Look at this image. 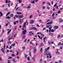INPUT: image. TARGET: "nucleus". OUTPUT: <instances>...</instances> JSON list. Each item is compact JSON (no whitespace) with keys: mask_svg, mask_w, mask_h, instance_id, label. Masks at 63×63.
I'll return each instance as SVG.
<instances>
[{"mask_svg":"<svg viewBox=\"0 0 63 63\" xmlns=\"http://www.w3.org/2000/svg\"><path fill=\"white\" fill-rule=\"evenodd\" d=\"M37 36L40 39H41V40H42V39H43L42 38V37H40V36L39 35H37Z\"/></svg>","mask_w":63,"mask_h":63,"instance_id":"1a4fd4ad","label":"nucleus"},{"mask_svg":"<svg viewBox=\"0 0 63 63\" xmlns=\"http://www.w3.org/2000/svg\"><path fill=\"white\" fill-rule=\"evenodd\" d=\"M57 3H56L55 4V5L54 6V7H56V6H57Z\"/></svg>","mask_w":63,"mask_h":63,"instance_id":"a18cd8bd","label":"nucleus"},{"mask_svg":"<svg viewBox=\"0 0 63 63\" xmlns=\"http://www.w3.org/2000/svg\"><path fill=\"white\" fill-rule=\"evenodd\" d=\"M58 28V26H55L54 27V29H57Z\"/></svg>","mask_w":63,"mask_h":63,"instance_id":"2eb2a0df","label":"nucleus"},{"mask_svg":"<svg viewBox=\"0 0 63 63\" xmlns=\"http://www.w3.org/2000/svg\"><path fill=\"white\" fill-rule=\"evenodd\" d=\"M26 23L27 25H28V22L26 21V22H25L24 23V27H26Z\"/></svg>","mask_w":63,"mask_h":63,"instance_id":"f03ea898","label":"nucleus"},{"mask_svg":"<svg viewBox=\"0 0 63 63\" xmlns=\"http://www.w3.org/2000/svg\"><path fill=\"white\" fill-rule=\"evenodd\" d=\"M22 20V19H20V20L19 21L20 23L21 22V21Z\"/></svg>","mask_w":63,"mask_h":63,"instance_id":"052dcab7","label":"nucleus"},{"mask_svg":"<svg viewBox=\"0 0 63 63\" xmlns=\"http://www.w3.org/2000/svg\"><path fill=\"white\" fill-rule=\"evenodd\" d=\"M6 18L7 19H9V18H11V17H9V16H7L6 17Z\"/></svg>","mask_w":63,"mask_h":63,"instance_id":"aec40b11","label":"nucleus"},{"mask_svg":"<svg viewBox=\"0 0 63 63\" xmlns=\"http://www.w3.org/2000/svg\"><path fill=\"white\" fill-rule=\"evenodd\" d=\"M29 34L30 35H34V34L32 32H29Z\"/></svg>","mask_w":63,"mask_h":63,"instance_id":"423d86ee","label":"nucleus"},{"mask_svg":"<svg viewBox=\"0 0 63 63\" xmlns=\"http://www.w3.org/2000/svg\"><path fill=\"white\" fill-rule=\"evenodd\" d=\"M32 17H33V15H30V17H29V18H32Z\"/></svg>","mask_w":63,"mask_h":63,"instance_id":"7c9ffc66","label":"nucleus"},{"mask_svg":"<svg viewBox=\"0 0 63 63\" xmlns=\"http://www.w3.org/2000/svg\"><path fill=\"white\" fill-rule=\"evenodd\" d=\"M13 61L14 63H16V60H15L14 59H13Z\"/></svg>","mask_w":63,"mask_h":63,"instance_id":"a211bd4d","label":"nucleus"},{"mask_svg":"<svg viewBox=\"0 0 63 63\" xmlns=\"http://www.w3.org/2000/svg\"><path fill=\"white\" fill-rule=\"evenodd\" d=\"M1 50H2V52H3L4 53L5 50H4V49H3V48H2Z\"/></svg>","mask_w":63,"mask_h":63,"instance_id":"9b49d317","label":"nucleus"},{"mask_svg":"<svg viewBox=\"0 0 63 63\" xmlns=\"http://www.w3.org/2000/svg\"><path fill=\"white\" fill-rule=\"evenodd\" d=\"M47 4H48V5H49V6H50L51 5L50 3L49 2H48L47 3Z\"/></svg>","mask_w":63,"mask_h":63,"instance_id":"473e14b6","label":"nucleus"},{"mask_svg":"<svg viewBox=\"0 0 63 63\" xmlns=\"http://www.w3.org/2000/svg\"><path fill=\"white\" fill-rule=\"evenodd\" d=\"M36 49H34V51H33L34 53H35L36 52Z\"/></svg>","mask_w":63,"mask_h":63,"instance_id":"79ce46f5","label":"nucleus"},{"mask_svg":"<svg viewBox=\"0 0 63 63\" xmlns=\"http://www.w3.org/2000/svg\"><path fill=\"white\" fill-rule=\"evenodd\" d=\"M0 16H3V14H2V13L0 11Z\"/></svg>","mask_w":63,"mask_h":63,"instance_id":"412c9836","label":"nucleus"},{"mask_svg":"<svg viewBox=\"0 0 63 63\" xmlns=\"http://www.w3.org/2000/svg\"><path fill=\"white\" fill-rule=\"evenodd\" d=\"M29 55L30 56H31V52L30 51L29 52Z\"/></svg>","mask_w":63,"mask_h":63,"instance_id":"ea45409f","label":"nucleus"},{"mask_svg":"<svg viewBox=\"0 0 63 63\" xmlns=\"http://www.w3.org/2000/svg\"><path fill=\"white\" fill-rule=\"evenodd\" d=\"M25 55V58H27V56H28L27 54H24Z\"/></svg>","mask_w":63,"mask_h":63,"instance_id":"cd10ccee","label":"nucleus"},{"mask_svg":"<svg viewBox=\"0 0 63 63\" xmlns=\"http://www.w3.org/2000/svg\"><path fill=\"white\" fill-rule=\"evenodd\" d=\"M40 50L41 53H42V50H43V48H41V49H40Z\"/></svg>","mask_w":63,"mask_h":63,"instance_id":"58836bf2","label":"nucleus"},{"mask_svg":"<svg viewBox=\"0 0 63 63\" xmlns=\"http://www.w3.org/2000/svg\"><path fill=\"white\" fill-rule=\"evenodd\" d=\"M31 3H32V4L35 3V1L34 0L33 1H32L31 2Z\"/></svg>","mask_w":63,"mask_h":63,"instance_id":"4be33fe9","label":"nucleus"},{"mask_svg":"<svg viewBox=\"0 0 63 63\" xmlns=\"http://www.w3.org/2000/svg\"><path fill=\"white\" fill-rule=\"evenodd\" d=\"M47 38V36H45V38H43V41L44 42H45V43L46 42V40H46V38Z\"/></svg>","mask_w":63,"mask_h":63,"instance_id":"0eeeda50","label":"nucleus"},{"mask_svg":"<svg viewBox=\"0 0 63 63\" xmlns=\"http://www.w3.org/2000/svg\"><path fill=\"white\" fill-rule=\"evenodd\" d=\"M16 34H15L14 35V37H16Z\"/></svg>","mask_w":63,"mask_h":63,"instance_id":"bf43d9fd","label":"nucleus"},{"mask_svg":"<svg viewBox=\"0 0 63 63\" xmlns=\"http://www.w3.org/2000/svg\"><path fill=\"white\" fill-rule=\"evenodd\" d=\"M32 29H33V30H35V31H37V30H38L35 27H32Z\"/></svg>","mask_w":63,"mask_h":63,"instance_id":"20e7f679","label":"nucleus"},{"mask_svg":"<svg viewBox=\"0 0 63 63\" xmlns=\"http://www.w3.org/2000/svg\"><path fill=\"white\" fill-rule=\"evenodd\" d=\"M15 43H14L13 44H12L11 45V46H13V47H14V46H15Z\"/></svg>","mask_w":63,"mask_h":63,"instance_id":"393cba45","label":"nucleus"},{"mask_svg":"<svg viewBox=\"0 0 63 63\" xmlns=\"http://www.w3.org/2000/svg\"><path fill=\"white\" fill-rule=\"evenodd\" d=\"M16 58V59H19V57L18 56H17Z\"/></svg>","mask_w":63,"mask_h":63,"instance_id":"603ef678","label":"nucleus"},{"mask_svg":"<svg viewBox=\"0 0 63 63\" xmlns=\"http://www.w3.org/2000/svg\"><path fill=\"white\" fill-rule=\"evenodd\" d=\"M47 29H46V28L45 27L44 28L42 29L43 31H44V30H46Z\"/></svg>","mask_w":63,"mask_h":63,"instance_id":"e433bc0d","label":"nucleus"},{"mask_svg":"<svg viewBox=\"0 0 63 63\" xmlns=\"http://www.w3.org/2000/svg\"><path fill=\"white\" fill-rule=\"evenodd\" d=\"M50 55V53H48L47 54V55H46L47 56V55Z\"/></svg>","mask_w":63,"mask_h":63,"instance_id":"2f4dec72","label":"nucleus"},{"mask_svg":"<svg viewBox=\"0 0 63 63\" xmlns=\"http://www.w3.org/2000/svg\"><path fill=\"white\" fill-rule=\"evenodd\" d=\"M10 12H9L8 13H7L6 15V16H8V15H10Z\"/></svg>","mask_w":63,"mask_h":63,"instance_id":"f8f14e48","label":"nucleus"},{"mask_svg":"<svg viewBox=\"0 0 63 63\" xmlns=\"http://www.w3.org/2000/svg\"><path fill=\"white\" fill-rule=\"evenodd\" d=\"M16 14H18L21 15L22 13H20V12H17L16 13Z\"/></svg>","mask_w":63,"mask_h":63,"instance_id":"ddd939ff","label":"nucleus"},{"mask_svg":"<svg viewBox=\"0 0 63 63\" xmlns=\"http://www.w3.org/2000/svg\"><path fill=\"white\" fill-rule=\"evenodd\" d=\"M5 2L6 3H8V0H5Z\"/></svg>","mask_w":63,"mask_h":63,"instance_id":"e2e57ef3","label":"nucleus"},{"mask_svg":"<svg viewBox=\"0 0 63 63\" xmlns=\"http://www.w3.org/2000/svg\"><path fill=\"white\" fill-rule=\"evenodd\" d=\"M49 35L50 36H53V33H49Z\"/></svg>","mask_w":63,"mask_h":63,"instance_id":"b1692460","label":"nucleus"},{"mask_svg":"<svg viewBox=\"0 0 63 63\" xmlns=\"http://www.w3.org/2000/svg\"><path fill=\"white\" fill-rule=\"evenodd\" d=\"M54 16V13H53V14H52V17H53Z\"/></svg>","mask_w":63,"mask_h":63,"instance_id":"8fccbe9b","label":"nucleus"},{"mask_svg":"<svg viewBox=\"0 0 63 63\" xmlns=\"http://www.w3.org/2000/svg\"><path fill=\"white\" fill-rule=\"evenodd\" d=\"M44 45V44H43V43H41L40 44V46H41V47H43V46Z\"/></svg>","mask_w":63,"mask_h":63,"instance_id":"4468645a","label":"nucleus"},{"mask_svg":"<svg viewBox=\"0 0 63 63\" xmlns=\"http://www.w3.org/2000/svg\"><path fill=\"white\" fill-rule=\"evenodd\" d=\"M51 31L52 32H54V30L53 29H52Z\"/></svg>","mask_w":63,"mask_h":63,"instance_id":"37998d69","label":"nucleus"},{"mask_svg":"<svg viewBox=\"0 0 63 63\" xmlns=\"http://www.w3.org/2000/svg\"><path fill=\"white\" fill-rule=\"evenodd\" d=\"M14 16V15L13 14H11L10 15V17H12V16Z\"/></svg>","mask_w":63,"mask_h":63,"instance_id":"6ab92c4d","label":"nucleus"},{"mask_svg":"<svg viewBox=\"0 0 63 63\" xmlns=\"http://www.w3.org/2000/svg\"><path fill=\"white\" fill-rule=\"evenodd\" d=\"M51 26V25H47V28H48V27H50V26Z\"/></svg>","mask_w":63,"mask_h":63,"instance_id":"09e8293b","label":"nucleus"},{"mask_svg":"<svg viewBox=\"0 0 63 63\" xmlns=\"http://www.w3.org/2000/svg\"><path fill=\"white\" fill-rule=\"evenodd\" d=\"M27 32V31L26 30H24V35L26 34V33Z\"/></svg>","mask_w":63,"mask_h":63,"instance_id":"6e6552de","label":"nucleus"},{"mask_svg":"<svg viewBox=\"0 0 63 63\" xmlns=\"http://www.w3.org/2000/svg\"><path fill=\"white\" fill-rule=\"evenodd\" d=\"M42 8L43 10H45V8H46V7H45V6H44L42 7Z\"/></svg>","mask_w":63,"mask_h":63,"instance_id":"c756f323","label":"nucleus"},{"mask_svg":"<svg viewBox=\"0 0 63 63\" xmlns=\"http://www.w3.org/2000/svg\"><path fill=\"white\" fill-rule=\"evenodd\" d=\"M50 14H52L53 13V12H52V11H51L50 12Z\"/></svg>","mask_w":63,"mask_h":63,"instance_id":"774afa93","label":"nucleus"},{"mask_svg":"<svg viewBox=\"0 0 63 63\" xmlns=\"http://www.w3.org/2000/svg\"><path fill=\"white\" fill-rule=\"evenodd\" d=\"M27 59L28 61H29V60H30V57H28L27 58Z\"/></svg>","mask_w":63,"mask_h":63,"instance_id":"c9c22d12","label":"nucleus"},{"mask_svg":"<svg viewBox=\"0 0 63 63\" xmlns=\"http://www.w3.org/2000/svg\"><path fill=\"white\" fill-rule=\"evenodd\" d=\"M8 59H12V57H9V58H8Z\"/></svg>","mask_w":63,"mask_h":63,"instance_id":"f704fd0d","label":"nucleus"},{"mask_svg":"<svg viewBox=\"0 0 63 63\" xmlns=\"http://www.w3.org/2000/svg\"><path fill=\"white\" fill-rule=\"evenodd\" d=\"M27 39H25L24 41V42H26V41H27Z\"/></svg>","mask_w":63,"mask_h":63,"instance_id":"864d4df0","label":"nucleus"},{"mask_svg":"<svg viewBox=\"0 0 63 63\" xmlns=\"http://www.w3.org/2000/svg\"><path fill=\"white\" fill-rule=\"evenodd\" d=\"M63 21V20L62 19H61V20L60 21H59V22H60V23L61 22H62Z\"/></svg>","mask_w":63,"mask_h":63,"instance_id":"a878e982","label":"nucleus"},{"mask_svg":"<svg viewBox=\"0 0 63 63\" xmlns=\"http://www.w3.org/2000/svg\"><path fill=\"white\" fill-rule=\"evenodd\" d=\"M42 20H39V22H42Z\"/></svg>","mask_w":63,"mask_h":63,"instance_id":"338daca9","label":"nucleus"},{"mask_svg":"<svg viewBox=\"0 0 63 63\" xmlns=\"http://www.w3.org/2000/svg\"><path fill=\"white\" fill-rule=\"evenodd\" d=\"M50 21V19H48L47 20L46 22H48V21Z\"/></svg>","mask_w":63,"mask_h":63,"instance_id":"49530a36","label":"nucleus"},{"mask_svg":"<svg viewBox=\"0 0 63 63\" xmlns=\"http://www.w3.org/2000/svg\"><path fill=\"white\" fill-rule=\"evenodd\" d=\"M8 63H11V62H10V60H8Z\"/></svg>","mask_w":63,"mask_h":63,"instance_id":"13d9d810","label":"nucleus"},{"mask_svg":"<svg viewBox=\"0 0 63 63\" xmlns=\"http://www.w3.org/2000/svg\"><path fill=\"white\" fill-rule=\"evenodd\" d=\"M15 16L16 17V18H22L23 17V16L15 15Z\"/></svg>","mask_w":63,"mask_h":63,"instance_id":"f257e3e1","label":"nucleus"},{"mask_svg":"<svg viewBox=\"0 0 63 63\" xmlns=\"http://www.w3.org/2000/svg\"><path fill=\"white\" fill-rule=\"evenodd\" d=\"M11 30H10L9 31H8V34H9L10 33V32L11 31Z\"/></svg>","mask_w":63,"mask_h":63,"instance_id":"a19ab883","label":"nucleus"},{"mask_svg":"<svg viewBox=\"0 0 63 63\" xmlns=\"http://www.w3.org/2000/svg\"><path fill=\"white\" fill-rule=\"evenodd\" d=\"M57 3H56L55 4V5L54 6V7H56V6H57Z\"/></svg>","mask_w":63,"mask_h":63,"instance_id":"c03bdc74","label":"nucleus"},{"mask_svg":"<svg viewBox=\"0 0 63 63\" xmlns=\"http://www.w3.org/2000/svg\"><path fill=\"white\" fill-rule=\"evenodd\" d=\"M34 22V20H31L30 22V23L31 24H32Z\"/></svg>","mask_w":63,"mask_h":63,"instance_id":"39448f33","label":"nucleus"},{"mask_svg":"<svg viewBox=\"0 0 63 63\" xmlns=\"http://www.w3.org/2000/svg\"><path fill=\"white\" fill-rule=\"evenodd\" d=\"M51 22H48L46 24L47 25V24H52L53 23V21H51Z\"/></svg>","mask_w":63,"mask_h":63,"instance_id":"7ed1b4c3","label":"nucleus"},{"mask_svg":"<svg viewBox=\"0 0 63 63\" xmlns=\"http://www.w3.org/2000/svg\"><path fill=\"white\" fill-rule=\"evenodd\" d=\"M45 3H46V2L44 1L42 3L43 5H44Z\"/></svg>","mask_w":63,"mask_h":63,"instance_id":"3c124183","label":"nucleus"},{"mask_svg":"<svg viewBox=\"0 0 63 63\" xmlns=\"http://www.w3.org/2000/svg\"><path fill=\"white\" fill-rule=\"evenodd\" d=\"M11 56L12 57H15V56H16V55L14 54H12L11 55Z\"/></svg>","mask_w":63,"mask_h":63,"instance_id":"9d476101","label":"nucleus"},{"mask_svg":"<svg viewBox=\"0 0 63 63\" xmlns=\"http://www.w3.org/2000/svg\"><path fill=\"white\" fill-rule=\"evenodd\" d=\"M27 9H30V8H31V7L30 6H28L27 7Z\"/></svg>","mask_w":63,"mask_h":63,"instance_id":"c85d7f7f","label":"nucleus"},{"mask_svg":"<svg viewBox=\"0 0 63 63\" xmlns=\"http://www.w3.org/2000/svg\"><path fill=\"white\" fill-rule=\"evenodd\" d=\"M10 47L9 48V49H11V48H12V47H11V46H10Z\"/></svg>","mask_w":63,"mask_h":63,"instance_id":"5fc2aeb1","label":"nucleus"},{"mask_svg":"<svg viewBox=\"0 0 63 63\" xmlns=\"http://www.w3.org/2000/svg\"><path fill=\"white\" fill-rule=\"evenodd\" d=\"M58 46H61L62 45V44H61V43L60 42H59V44H58Z\"/></svg>","mask_w":63,"mask_h":63,"instance_id":"dca6fc26","label":"nucleus"},{"mask_svg":"<svg viewBox=\"0 0 63 63\" xmlns=\"http://www.w3.org/2000/svg\"><path fill=\"white\" fill-rule=\"evenodd\" d=\"M49 56H50L49 57V58H52V56H51L50 55H49Z\"/></svg>","mask_w":63,"mask_h":63,"instance_id":"680f3d73","label":"nucleus"},{"mask_svg":"<svg viewBox=\"0 0 63 63\" xmlns=\"http://www.w3.org/2000/svg\"><path fill=\"white\" fill-rule=\"evenodd\" d=\"M9 40H10L12 39V37H11L10 38H8Z\"/></svg>","mask_w":63,"mask_h":63,"instance_id":"de8ad7c7","label":"nucleus"},{"mask_svg":"<svg viewBox=\"0 0 63 63\" xmlns=\"http://www.w3.org/2000/svg\"><path fill=\"white\" fill-rule=\"evenodd\" d=\"M5 44H4V47H3L4 49H5Z\"/></svg>","mask_w":63,"mask_h":63,"instance_id":"6e6d98bb","label":"nucleus"},{"mask_svg":"<svg viewBox=\"0 0 63 63\" xmlns=\"http://www.w3.org/2000/svg\"><path fill=\"white\" fill-rule=\"evenodd\" d=\"M51 29H52V27H51L49 28V30L51 31Z\"/></svg>","mask_w":63,"mask_h":63,"instance_id":"4c0bfd02","label":"nucleus"},{"mask_svg":"<svg viewBox=\"0 0 63 63\" xmlns=\"http://www.w3.org/2000/svg\"><path fill=\"white\" fill-rule=\"evenodd\" d=\"M56 53L57 54H59V53H60V52L57 51L56 52Z\"/></svg>","mask_w":63,"mask_h":63,"instance_id":"bb28decb","label":"nucleus"},{"mask_svg":"<svg viewBox=\"0 0 63 63\" xmlns=\"http://www.w3.org/2000/svg\"><path fill=\"white\" fill-rule=\"evenodd\" d=\"M48 49L47 48H46L45 49V52H47V51Z\"/></svg>","mask_w":63,"mask_h":63,"instance_id":"72a5a7b5","label":"nucleus"},{"mask_svg":"<svg viewBox=\"0 0 63 63\" xmlns=\"http://www.w3.org/2000/svg\"><path fill=\"white\" fill-rule=\"evenodd\" d=\"M32 59L33 60L34 62H35V57H34L32 58Z\"/></svg>","mask_w":63,"mask_h":63,"instance_id":"f3484780","label":"nucleus"},{"mask_svg":"<svg viewBox=\"0 0 63 63\" xmlns=\"http://www.w3.org/2000/svg\"><path fill=\"white\" fill-rule=\"evenodd\" d=\"M18 1L19 3H21L22 2V1L21 0H18Z\"/></svg>","mask_w":63,"mask_h":63,"instance_id":"5701e85b","label":"nucleus"},{"mask_svg":"<svg viewBox=\"0 0 63 63\" xmlns=\"http://www.w3.org/2000/svg\"><path fill=\"white\" fill-rule=\"evenodd\" d=\"M60 12H61L59 10L58 12V14H59L60 13Z\"/></svg>","mask_w":63,"mask_h":63,"instance_id":"4d7b16f0","label":"nucleus"},{"mask_svg":"<svg viewBox=\"0 0 63 63\" xmlns=\"http://www.w3.org/2000/svg\"><path fill=\"white\" fill-rule=\"evenodd\" d=\"M10 3H11V1H10V0H9L8 1V3L9 4Z\"/></svg>","mask_w":63,"mask_h":63,"instance_id":"69168bd1","label":"nucleus"},{"mask_svg":"<svg viewBox=\"0 0 63 63\" xmlns=\"http://www.w3.org/2000/svg\"><path fill=\"white\" fill-rule=\"evenodd\" d=\"M22 34V35H24V31H23Z\"/></svg>","mask_w":63,"mask_h":63,"instance_id":"0e129e2a","label":"nucleus"}]
</instances>
